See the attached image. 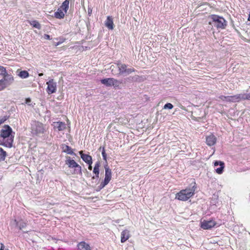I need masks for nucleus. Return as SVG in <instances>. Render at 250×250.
<instances>
[{
    "instance_id": "obj_6",
    "label": "nucleus",
    "mask_w": 250,
    "mask_h": 250,
    "mask_svg": "<svg viewBox=\"0 0 250 250\" xmlns=\"http://www.w3.org/2000/svg\"><path fill=\"white\" fill-rule=\"evenodd\" d=\"M117 66L120 75H127L136 71L133 67L127 68V65L124 63H118Z\"/></svg>"
},
{
    "instance_id": "obj_33",
    "label": "nucleus",
    "mask_w": 250,
    "mask_h": 250,
    "mask_svg": "<svg viewBox=\"0 0 250 250\" xmlns=\"http://www.w3.org/2000/svg\"><path fill=\"white\" fill-rule=\"evenodd\" d=\"M108 184V182L104 181V182H102L100 185L99 186V189H102Z\"/></svg>"
},
{
    "instance_id": "obj_32",
    "label": "nucleus",
    "mask_w": 250,
    "mask_h": 250,
    "mask_svg": "<svg viewBox=\"0 0 250 250\" xmlns=\"http://www.w3.org/2000/svg\"><path fill=\"white\" fill-rule=\"evenodd\" d=\"M173 107V105L170 103L166 104L164 106V109H171Z\"/></svg>"
},
{
    "instance_id": "obj_48",
    "label": "nucleus",
    "mask_w": 250,
    "mask_h": 250,
    "mask_svg": "<svg viewBox=\"0 0 250 250\" xmlns=\"http://www.w3.org/2000/svg\"><path fill=\"white\" fill-rule=\"evenodd\" d=\"M43 73H40V74H39V76H43Z\"/></svg>"
},
{
    "instance_id": "obj_29",
    "label": "nucleus",
    "mask_w": 250,
    "mask_h": 250,
    "mask_svg": "<svg viewBox=\"0 0 250 250\" xmlns=\"http://www.w3.org/2000/svg\"><path fill=\"white\" fill-rule=\"evenodd\" d=\"M7 71L4 67L0 66V75L3 76L4 75L7 74Z\"/></svg>"
},
{
    "instance_id": "obj_40",
    "label": "nucleus",
    "mask_w": 250,
    "mask_h": 250,
    "mask_svg": "<svg viewBox=\"0 0 250 250\" xmlns=\"http://www.w3.org/2000/svg\"><path fill=\"white\" fill-rule=\"evenodd\" d=\"M44 38L45 39H46V40H50V36L47 35V34H44Z\"/></svg>"
},
{
    "instance_id": "obj_35",
    "label": "nucleus",
    "mask_w": 250,
    "mask_h": 250,
    "mask_svg": "<svg viewBox=\"0 0 250 250\" xmlns=\"http://www.w3.org/2000/svg\"><path fill=\"white\" fill-rule=\"evenodd\" d=\"M108 184V182L104 181V182H102L100 185L99 186V189H102Z\"/></svg>"
},
{
    "instance_id": "obj_28",
    "label": "nucleus",
    "mask_w": 250,
    "mask_h": 250,
    "mask_svg": "<svg viewBox=\"0 0 250 250\" xmlns=\"http://www.w3.org/2000/svg\"><path fill=\"white\" fill-rule=\"evenodd\" d=\"M93 172L95 174L96 176L95 177L93 176L92 178L93 179H95V178H99V169L97 168H94Z\"/></svg>"
},
{
    "instance_id": "obj_44",
    "label": "nucleus",
    "mask_w": 250,
    "mask_h": 250,
    "mask_svg": "<svg viewBox=\"0 0 250 250\" xmlns=\"http://www.w3.org/2000/svg\"><path fill=\"white\" fill-rule=\"evenodd\" d=\"M30 102H31V100L30 98H27L26 99V103L29 104Z\"/></svg>"
},
{
    "instance_id": "obj_22",
    "label": "nucleus",
    "mask_w": 250,
    "mask_h": 250,
    "mask_svg": "<svg viewBox=\"0 0 250 250\" xmlns=\"http://www.w3.org/2000/svg\"><path fill=\"white\" fill-rule=\"evenodd\" d=\"M122 83V81L112 78V86H113L114 87L119 88Z\"/></svg>"
},
{
    "instance_id": "obj_37",
    "label": "nucleus",
    "mask_w": 250,
    "mask_h": 250,
    "mask_svg": "<svg viewBox=\"0 0 250 250\" xmlns=\"http://www.w3.org/2000/svg\"><path fill=\"white\" fill-rule=\"evenodd\" d=\"M227 98L228 96H220L219 97V98L221 100L223 101H226L227 102Z\"/></svg>"
},
{
    "instance_id": "obj_42",
    "label": "nucleus",
    "mask_w": 250,
    "mask_h": 250,
    "mask_svg": "<svg viewBox=\"0 0 250 250\" xmlns=\"http://www.w3.org/2000/svg\"><path fill=\"white\" fill-rule=\"evenodd\" d=\"M135 78H136V77H128L126 79V80H129V81H130V80H134Z\"/></svg>"
},
{
    "instance_id": "obj_41",
    "label": "nucleus",
    "mask_w": 250,
    "mask_h": 250,
    "mask_svg": "<svg viewBox=\"0 0 250 250\" xmlns=\"http://www.w3.org/2000/svg\"><path fill=\"white\" fill-rule=\"evenodd\" d=\"M246 100H250V93L246 94V97L245 98Z\"/></svg>"
},
{
    "instance_id": "obj_31",
    "label": "nucleus",
    "mask_w": 250,
    "mask_h": 250,
    "mask_svg": "<svg viewBox=\"0 0 250 250\" xmlns=\"http://www.w3.org/2000/svg\"><path fill=\"white\" fill-rule=\"evenodd\" d=\"M33 27L37 28L38 29L41 28V25L37 21H33V23L31 24Z\"/></svg>"
},
{
    "instance_id": "obj_16",
    "label": "nucleus",
    "mask_w": 250,
    "mask_h": 250,
    "mask_svg": "<svg viewBox=\"0 0 250 250\" xmlns=\"http://www.w3.org/2000/svg\"><path fill=\"white\" fill-rule=\"evenodd\" d=\"M129 231L127 229L124 230L121 233V242H125L129 238Z\"/></svg>"
},
{
    "instance_id": "obj_34",
    "label": "nucleus",
    "mask_w": 250,
    "mask_h": 250,
    "mask_svg": "<svg viewBox=\"0 0 250 250\" xmlns=\"http://www.w3.org/2000/svg\"><path fill=\"white\" fill-rule=\"evenodd\" d=\"M108 184V182L104 181V182H102L100 185L99 186V189H102Z\"/></svg>"
},
{
    "instance_id": "obj_43",
    "label": "nucleus",
    "mask_w": 250,
    "mask_h": 250,
    "mask_svg": "<svg viewBox=\"0 0 250 250\" xmlns=\"http://www.w3.org/2000/svg\"><path fill=\"white\" fill-rule=\"evenodd\" d=\"M88 164V169L89 170H92V167L91 166L92 164H90V163H87Z\"/></svg>"
},
{
    "instance_id": "obj_25",
    "label": "nucleus",
    "mask_w": 250,
    "mask_h": 250,
    "mask_svg": "<svg viewBox=\"0 0 250 250\" xmlns=\"http://www.w3.org/2000/svg\"><path fill=\"white\" fill-rule=\"evenodd\" d=\"M237 100H238V102H240L241 100H245L246 99L245 98L246 97V94H239L236 95Z\"/></svg>"
},
{
    "instance_id": "obj_49",
    "label": "nucleus",
    "mask_w": 250,
    "mask_h": 250,
    "mask_svg": "<svg viewBox=\"0 0 250 250\" xmlns=\"http://www.w3.org/2000/svg\"><path fill=\"white\" fill-rule=\"evenodd\" d=\"M3 122H4V120H1L0 122V124H2Z\"/></svg>"
},
{
    "instance_id": "obj_9",
    "label": "nucleus",
    "mask_w": 250,
    "mask_h": 250,
    "mask_svg": "<svg viewBox=\"0 0 250 250\" xmlns=\"http://www.w3.org/2000/svg\"><path fill=\"white\" fill-rule=\"evenodd\" d=\"M216 223L212 220L204 221L201 223V228L204 229H208L215 226Z\"/></svg>"
},
{
    "instance_id": "obj_27",
    "label": "nucleus",
    "mask_w": 250,
    "mask_h": 250,
    "mask_svg": "<svg viewBox=\"0 0 250 250\" xmlns=\"http://www.w3.org/2000/svg\"><path fill=\"white\" fill-rule=\"evenodd\" d=\"M17 225L19 227L20 229H22L26 227V223L24 222L21 221L17 222Z\"/></svg>"
},
{
    "instance_id": "obj_20",
    "label": "nucleus",
    "mask_w": 250,
    "mask_h": 250,
    "mask_svg": "<svg viewBox=\"0 0 250 250\" xmlns=\"http://www.w3.org/2000/svg\"><path fill=\"white\" fill-rule=\"evenodd\" d=\"M101 83L107 86H111L112 83V78H106L102 79L101 81Z\"/></svg>"
},
{
    "instance_id": "obj_45",
    "label": "nucleus",
    "mask_w": 250,
    "mask_h": 250,
    "mask_svg": "<svg viewBox=\"0 0 250 250\" xmlns=\"http://www.w3.org/2000/svg\"><path fill=\"white\" fill-rule=\"evenodd\" d=\"M92 13V9H88V13L89 15L91 14Z\"/></svg>"
},
{
    "instance_id": "obj_7",
    "label": "nucleus",
    "mask_w": 250,
    "mask_h": 250,
    "mask_svg": "<svg viewBox=\"0 0 250 250\" xmlns=\"http://www.w3.org/2000/svg\"><path fill=\"white\" fill-rule=\"evenodd\" d=\"M1 80L2 82L3 85L5 88H6L14 83V78L11 74H9L7 73V74H5L3 76V78Z\"/></svg>"
},
{
    "instance_id": "obj_46",
    "label": "nucleus",
    "mask_w": 250,
    "mask_h": 250,
    "mask_svg": "<svg viewBox=\"0 0 250 250\" xmlns=\"http://www.w3.org/2000/svg\"><path fill=\"white\" fill-rule=\"evenodd\" d=\"M4 247V245L3 244H1V247L0 250H3Z\"/></svg>"
},
{
    "instance_id": "obj_14",
    "label": "nucleus",
    "mask_w": 250,
    "mask_h": 250,
    "mask_svg": "<svg viewBox=\"0 0 250 250\" xmlns=\"http://www.w3.org/2000/svg\"><path fill=\"white\" fill-rule=\"evenodd\" d=\"M111 171L109 167L107 166L105 167V178L104 181L108 183L111 180Z\"/></svg>"
},
{
    "instance_id": "obj_10",
    "label": "nucleus",
    "mask_w": 250,
    "mask_h": 250,
    "mask_svg": "<svg viewBox=\"0 0 250 250\" xmlns=\"http://www.w3.org/2000/svg\"><path fill=\"white\" fill-rule=\"evenodd\" d=\"M216 142V138L212 134L209 135L206 137L207 144L209 146H213Z\"/></svg>"
},
{
    "instance_id": "obj_11",
    "label": "nucleus",
    "mask_w": 250,
    "mask_h": 250,
    "mask_svg": "<svg viewBox=\"0 0 250 250\" xmlns=\"http://www.w3.org/2000/svg\"><path fill=\"white\" fill-rule=\"evenodd\" d=\"M81 158L85 163L92 164V157L88 154H83V151H79Z\"/></svg>"
},
{
    "instance_id": "obj_47",
    "label": "nucleus",
    "mask_w": 250,
    "mask_h": 250,
    "mask_svg": "<svg viewBox=\"0 0 250 250\" xmlns=\"http://www.w3.org/2000/svg\"><path fill=\"white\" fill-rule=\"evenodd\" d=\"M101 189H99V186L96 189V191H99Z\"/></svg>"
},
{
    "instance_id": "obj_1",
    "label": "nucleus",
    "mask_w": 250,
    "mask_h": 250,
    "mask_svg": "<svg viewBox=\"0 0 250 250\" xmlns=\"http://www.w3.org/2000/svg\"><path fill=\"white\" fill-rule=\"evenodd\" d=\"M12 128L8 125H4L0 134V145L10 148L12 146L14 136Z\"/></svg>"
},
{
    "instance_id": "obj_3",
    "label": "nucleus",
    "mask_w": 250,
    "mask_h": 250,
    "mask_svg": "<svg viewBox=\"0 0 250 250\" xmlns=\"http://www.w3.org/2000/svg\"><path fill=\"white\" fill-rule=\"evenodd\" d=\"M210 19L212 22L210 21L209 23H212L218 29H224L227 26V22L222 17L212 15L210 16Z\"/></svg>"
},
{
    "instance_id": "obj_17",
    "label": "nucleus",
    "mask_w": 250,
    "mask_h": 250,
    "mask_svg": "<svg viewBox=\"0 0 250 250\" xmlns=\"http://www.w3.org/2000/svg\"><path fill=\"white\" fill-rule=\"evenodd\" d=\"M79 250H91V248L89 244L85 242H81L78 245Z\"/></svg>"
},
{
    "instance_id": "obj_26",
    "label": "nucleus",
    "mask_w": 250,
    "mask_h": 250,
    "mask_svg": "<svg viewBox=\"0 0 250 250\" xmlns=\"http://www.w3.org/2000/svg\"><path fill=\"white\" fill-rule=\"evenodd\" d=\"M227 102L232 103L238 102V100H237L236 95L232 96H228Z\"/></svg>"
},
{
    "instance_id": "obj_4",
    "label": "nucleus",
    "mask_w": 250,
    "mask_h": 250,
    "mask_svg": "<svg viewBox=\"0 0 250 250\" xmlns=\"http://www.w3.org/2000/svg\"><path fill=\"white\" fill-rule=\"evenodd\" d=\"M31 133L33 135L40 136L45 131V126L41 122L33 121L31 124Z\"/></svg>"
},
{
    "instance_id": "obj_8",
    "label": "nucleus",
    "mask_w": 250,
    "mask_h": 250,
    "mask_svg": "<svg viewBox=\"0 0 250 250\" xmlns=\"http://www.w3.org/2000/svg\"><path fill=\"white\" fill-rule=\"evenodd\" d=\"M46 84H47V92L48 94H52L56 92L57 84L54 82L53 79L50 80Z\"/></svg>"
},
{
    "instance_id": "obj_2",
    "label": "nucleus",
    "mask_w": 250,
    "mask_h": 250,
    "mask_svg": "<svg viewBox=\"0 0 250 250\" xmlns=\"http://www.w3.org/2000/svg\"><path fill=\"white\" fill-rule=\"evenodd\" d=\"M196 188V183H191L190 187L183 189L176 194L175 198L181 201H187L192 197Z\"/></svg>"
},
{
    "instance_id": "obj_21",
    "label": "nucleus",
    "mask_w": 250,
    "mask_h": 250,
    "mask_svg": "<svg viewBox=\"0 0 250 250\" xmlns=\"http://www.w3.org/2000/svg\"><path fill=\"white\" fill-rule=\"evenodd\" d=\"M69 2L67 0L64 1L61 6V8L64 11L65 13L67 12V11L69 7Z\"/></svg>"
},
{
    "instance_id": "obj_36",
    "label": "nucleus",
    "mask_w": 250,
    "mask_h": 250,
    "mask_svg": "<svg viewBox=\"0 0 250 250\" xmlns=\"http://www.w3.org/2000/svg\"><path fill=\"white\" fill-rule=\"evenodd\" d=\"M108 184V182L104 181V182H102L100 185L99 186V189H102Z\"/></svg>"
},
{
    "instance_id": "obj_38",
    "label": "nucleus",
    "mask_w": 250,
    "mask_h": 250,
    "mask_svg": "<svg viewBox=\"0 0 250 250\" xmlns=\"http://www.w3.org/2000/svg\"><path fill=\"white\" fill-rule=\"evenodd\" d=\"M5 88L4 85H3L2 82L1 80H0V91H2L4 90Z\"/></svg>"
},
{
    "instance_id": "obj_19",
    "label": "nucleus",
    "mask_w": 250,
    "mask_h": 250,
    "mask_svg": "<svg viewBox=\"0 0 250 250\" xmlns=\"http://www.w3.org/2000/svg\"><path fill=\"white\" fill-rule=\"evenodd\" d=\"M54 16L57 19H63L64 17V13L62 11V9H58L57 11L55 12Z\"/></svg>"
},
{
    "instance_id": "obj_39",
    "label": "nucleus",
    "mask_w": 250,
    "mask_h": 250,
    "mask_svg": "<svg viewBox=\"0 0 250 250\" xmlns=\"http://www.w3.org/2000/svg\"><path fill=\"white\" fill-rule=\"evenodd\" d=\"M100 166V164L99 162H97L95 165V166L94 167V168H98L99 169V167Z\"/></svg>"
},
{
    "instance_id": "obj_15",
    "label": "nucleus",
    "mask_w": 250,
    "mask_h": 250,
    "mask_svg": "<svg viewBox=\"0 0 250 250\" xmlns=\"http://www.w3.org/2000/svg\"><path fill=\"white\" fill-rule=\"evenodd\" d=\"M220 166V167L217 168L216 169V171L218 174H221L223 171V169L224 168V163L221 161H215L214 162V166Z\"/></svg>"
},
{
    "instance_id": "obj_24",
    "label": "nucleus",
    "mask_w": 250,
    "mask_h": 250,
    "mask_svg": "<svg viewBox=\"0 0 250 250\" xmlns=\"http://www.w3.org/2000/svg\"><path fill=\"white\" fill-rule=\"evenodd\" d=\"M18 76L22 79L27 78L29 76L28 72L26 70L21 71L18 74Z\"/></svg>"
},
{
    "instance_id": "obj_13",
    "label": "nucleus",
    "mask_w": 250,
    "mask_h": 250,
    "mask_svg": "<svg viewBox=\"0 0 250 250\" xmlns=\"http://www.w3.org/2000/svg\"><path fill=\"white\" fill-rule=\"evenodd\" d=\"M62 148L63 152L66 153L68 154H73L75 156L76 155V154L73 152L71 147L69 146H68L66 145L65 144H63L62 145Z\"/></svg>"
},
{
    "instance_id": "obj_18",
    "label": "nucleus",
    "mask_w": 250,
    "mask_h": 250,
    "mask_svg": "<svg viewBox=\"0 0 250 250\" xmlns=\"http://www.w3.org/2000/svg\"><path fill=\"white\" fill-rule=\"evenodd\" d=\"M55 127L58 128L59 131H62L66 128V125L64 123L58 122L55 123Z\"/></svg>"
},
{
    "instance_id": "obj_5",
    "label": "nucleus",
    "mask_w": 250,
    "mask_h": 250,
    "mask_svg": "<svg viewBox=\"0 0 250 250\" xmlns=\"http://www.w3.org/2000/svg\"><path fill=\"white\" fill-rule=\"evenodd\" d=\"M65 164L68 166V167L75 168V173L77 174H82L81 167L78 165L74 160L71 159L69 156L66 157Z\"/></svg>"
},
{
    "instance_id": "obj_12",
    "label": "nucleus",
    "mask_w": 250,
    "mask_h": 250,
    "mask_svg": "<svg viewBox=\"0 0 250 250\" xmlns=\"http://www.w3.org/2000/svg\"><path fill=\"white\" fill-rule=\"evenodd\" d=\"M105 25L109 29L112 30L114 28V23L113 19L110 16H108L106 21H105Z\"/></svg>"
},
{
    "instance_id": "obj_23",
    "label": "nucleus",
    "mask_w": 250,
    "mask_h": 250,
    "mask_svg": "<svg viewBox=\"0 0 250 250\" xmlns=\"http://www.w3.org/2000/svg\"><path fill=\"white\" fill-rule=\"evenodd\" d=\"M6 155V152L2 148L0 147V161H4Z\"/></svg>"
},
{
    "instance_id": "obj_30",
    "label": "nucleus",
    "mask_w": 250,
    "mask_h": 250,
    "mask_svg": "<svg viewBox=\"0 0 250 250\" xmlns=\"http://www.w3.org/2000/svg\"><path fill=\"white\" fill-rule=\"evenodd\" d=\"M100 149H102V156L103 157L104 160H105V161H106V154L105 151L104 147H103L102 148V147H100Z\"/></svg>"
}]
</instances>
